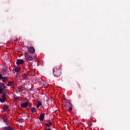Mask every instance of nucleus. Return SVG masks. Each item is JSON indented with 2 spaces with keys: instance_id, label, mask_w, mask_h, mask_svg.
Listing matches in <instances>:
<instances>
[{
  "instance_id": "obj_2",
  "label": "nucleus",
  "mask_w": 130,
  "mask_h": 130,
  "mask_svg": "<svg viewBox=\"0 0 130 130\" xmlns=\"http://www.w3.org/2000/svg\"><path fill=\"white\" fill-rule=\"evenodd\" d=\"M24 56L26 60H28V61H31V60H33V58L30 56L29 53L27 52L25 53Z\"/></svg>"
},
{
  "instance_id": "obj_23",
  "label": "nucleus",
  "mask_w": 130,
  "mask_h": 130,
  "mask_svg": "<svg viewBox=\"0 0 130 130\" xmlns=\"http://www.w3.org/2000/svg\"><path fill=\"white\" fill-rule=\"evenodd\" d=\"M4 90H3L2 89H0V94H3V93H4Z\"/></svg>"
},
{
  "instance_id": "obj_3",
  "label": "nucleus",
  "mask_w": 130,
  "mask_h": 130,
  "mask_svg": "<svg viewBox=\"0 0 130 130\" xmlns=\"http://www.w3.org/2000/svg\"><path fill=\"white\" fill-rule=\"evenodd\" d=\"M29 53H35V48L33 47H27Z\"/></svg>"
},
{
  "instance_id": "obj_27",
  "label": "nucleus",
  "mask_w": 130,
  "mask_h": 130,
  "mask_svg": "<svg viewBox=\"0 0 130 130\" xmlns=\"http://www.w3.org/2000/svg\"><path fill=\"white\" fill-rule=\"evenodd\" d=\"M40 106H38V105H37V108H39Z\"/></svg>"
},
{
  "instance_id": "obj_7",
  "label": "nucleus",
  "mask_w": 130,
  "mask_h": 130,
  "mask_svg": "<svg viewBox=\"0 0 130 130\" xmlns=\"http://www.w3.org/2000/svg\"><path fill=\"white\" fill-rule=\"evenodd\" d=\"M24 63L23 60L22 59H18L16 61V64L19 66V64H23Z\"/></svg>"
},
{
  "instance_id": "obj_17",
  "label": "nucleus",
  "mask_w": 130,
  "mask_h": 130,
  "mask_svg": "<svg viewBox=\"0 0 130 130\" xmlns=\"http://www.w3.org/2000/svg\"><path fill=\"white\" fill-rule=\"evenodd\" d=\"M8 84H9V86H12V85L14 84V82H13V81H10Z\"/></svg>"
},
{
  "instance_id": "obj_6",
  "label": "nucleus",
  "mask_w": 130,
  "mask_h": 130,
  "mask_svg": "<svg viewBox=\"0 0 130 130\" xmlns=\"http://www.w3.org/2000/svg\"><path fill=\"white\" fill-rule=\"evenodd\" d=\"M45 116V114L44 113H41L40 116V121H43L44 120V117Z\"/></svg>"
},
{
  "instance_id": "obj_5",
  "label": "nucleus",
  "mask_w": 130,
  "mask_h": 130,
  "mask_svg": "<svg viewBox=\"0 0 130 130\" xmlns=\"http://www.w3.org/2000/svg\"><path fill=\"white\" fill-rule=\"evenodd\" d=\"M67 103L69 104V105L70 106V107L69 109V111H72V110H73V108H72V103L71 102H70V101L68 100L67 99H66Z\"/></svg>"
},
{
  "instance_id": "obj_8",
  "label": "nucleus",
  "mask_w": 130,
  "mask_h": 130,
  "mask_svg": "<svg viewBox=\"0 0 130 130\" xmlns=\"http://www.w3.org/2000/svg\"><path fill=\"white\" fill-rule=\"evenodd\" d=\"M6 88H7V86H6L5 85V84L0 83V89L1 90L4 91V90H5V89H6Z\"/></svg>"
},
{
  "instance_id": "obj_18",
  "label": "nucleus",
  "mask_w": 130,
  "mask_h": 130,
  "mask_svg": "<svg viewBox=\"0 0 130 130\" xmlns=\"http://www.w3.org/2000/svg\"><path fill=\"white\" fill-rule=\"evenodd\" d=\"M2 99H6V93H3L2 96Z\"/></svg>"
},
{
  "instance_id": "obj_22",
  "label": "nucleus",
  "mask_w": 130,
  "mask_h": 130,
  "mask_svg": "<svg viewBox=\"0 0 130 130\" xmlns=\"http://www.w3.org/2000/svg\"><path fill=\"white\" fill-rule=\"evenodd\" d=\"M15 100H19L20 99V98L18 96H17V97L15 98Z\"/></svg>"
},
{
  "instance_id": "obj_12",
  "label": "nucleus",
  "mask_w": 130,
  "mask_h": 130,
  "mask_svg": "<svg viewBox=\"0 0 130 130\" xmlns=\"http://www.w3.org/2000/svg\"><path fill=\"white\" fill-rule=\"evenodd\" d=\"M3 109L4 110H8L9 109V106L8 105H4Z\"/></svg>"
},
{
  "instance_id": "obj_4",
  "label": "nucleus",
  "mask_w": 130,
  "mask_h": 130,
  "mask_svg": "<svg viewBox=\"0 0 130 130\" xmlns=\"http://www.w3.org/2000/svg\"><path fill=\"white\" fill-rule=\"evenodd\" d=\"M28 105H29V103L26 102L21 104V107H23V108H26Z\"/></svg>"
},
{
  "instance_id": "obj_24",
  "label": "nucleus",
  "mask_w": 130,
  "mask_h": 130,
  "mask_svg": "<svg viewBox=\"0 0 130 130\" xmlns=\"http://www.w3.org/2000/svg\"><path fill=\"white\" fill-rule=\"evenodd\" d=\"M88 125H93V123H92L91 122H89L88 123Z\"/></svg>"
},
{
  "instance_id": "obj_20",
  "label": "nucleus",
  "mask_w": 130,
  "mask_h": 130,
  "mask_svg": "<svg viewBox=\"0 0 130 130\" xmlns=\"http://www.w3.org/2000/svg\"><path fill=\"white\" fill-rule=\"evenodd\" d=\"M44 87H45V88H47V87H48V84L45 83L44 84Z\"/></svg>"
},
{
  "instance_id": "obj_9",
  "label": "nucleus",
  "mask_w": 130,
  "mask_h": 130,
  "mask_svg": "<svg viewBox=\"0 0 130 130\" xmlns=\"http://www.w3.org/2000/svg\"><path fill=\"white\" fill-rule=\"evenodd\" d=\"M30 109H31V111L32 113H34V112H35V111H36V108L31 107Z\"/></svg>"
},
{
  "instance_id": "obj_15",
  "label": "nucleus",
  "mask_w": 130,
  "mask_h": 130,
  "mask_svg": "<svg viewBox=\"0 0 130 130\" xmlns=\"http://www.w3.org/2000/svg\"><path fill=\"white\" fill-rule=\"evenodd\" d=\"M23 79H24V80H28V76L24 75L23 76Z\"/></svg>"
},
{
  "instance_id": "obj_25",
  "label": "nucleus",
  "mask_w": 130,
  "mask_h": 130,
  "mask_svg": "<svg viewBox=\"0 0 130 130\" xmlns=\"http://www.w3.org/2000/svg\"><path fill=\"white\" fill-rule=\"evenodd\" d=\"M3 79V76H2V74H0V80H2Z\"/></svg>"
},
{
  "instance_id": "obj_14",
  "label": "nucleus",
  "mask_w": 130,
  "mask_h": 130,
  "mask_svg": "<svg viewBox=\"0 0 130 130\" xmlns=\"http://www.w3.org/2000/svg\"><path fill=\"white\" fill-rule=\"evenodd\" d=\"M15 72H16V73H19V72H20V69L19 68H15L14 69Z\"/></svg>"
},
{
  "instance_id": "obj_13",
  "label": "nucleus",
  "mask_w": 130,
  "mask_h": 130,
  "mask_svg": "<svg viewBox=\"0 0 130 130\" xmlns=\"http://www.w3.org/2000/svg\"><path fill=\"white\" fill-rule=\"evenodd\" d=\"M6 100V99H0V102H1L2 103H4V102H5Z\"/></svg>"
},
{
  "instance_id": "obj_19",
  "label": "nucleus",
  "mask_w": 130,
  "mask_h": 130,
  "mask_svg": "<svg viewBox=\"0 0 130 130\" xmlns=\"http://www.w3.org/2000/svg\"><path fill=\"white\" fill-rule=\"evenodd\" d=\"M37 105H38L39 106H41V105H42V104L41 103V102H38Z\"/></svg>"
},
{
  "instance_id": "obj_26",
  "label": "nucleus",
  "mask_w": 130,
  "mask_h": 130,
  "mask_svg": "<svg viewBox=\"0 0 130 130\" xmlns=\"http://www.w3.org/2000/svg\"><path fill=\"white\" fill-rule=\"evenodd\" d=\"M50 125H52V123H51V122H49V123H48Z\"/></svg>"
},
{
  "instance_id": "obj_21",
  "label": "nucleus",
  "mask_w": 130,
  "mask_h": 130,
  "mask_svg": "<svg viewBox=\"0 0 130 130\" xmlns=\"http://www.w3.org/2000/svg\"><path fill=\"white\" fill-rule=\"evenodd\" d=\"M45 125L47 126L48 127H50V125L48 123H45Z\"/></svg>"
},
{
  "instance_id": "obj_10",
  "label": "nucleus",
  "mask_w": 130,
  "mask_h": 130,
  "mask_svg": "<svg viewBox=\"0 0 130 130\" xmlns=\"http://www.w3.org/2000/svg\"><path fill=\"white\" fill-rule=\"evenodd\" d=\"M3 121L6 123V124H8L9 123V119L7 118H4Z\"/></svg>"
},
{
  "instance_id": "obj_16",
  "label": "nucleus",
  "mask_w": 130,
  "mask_h": 130,
  "mask_svg": "<svg viewBox=\"0 0 130 130\" xmlns=\"http://www.w3.org/2000/svg\"><path fill=\"white\" fill-rule=\"evenodd\" d=\"M18 122H20L21 123H22V122H24V119H20L18 120Z\"/></svg>"
},
{
  "instance_id": "obj_1",
  "label": "nucleus",
  "mask_w": 130,
  "mask_h": 130,
  "mask_svg": "<svg viewBox=\"0 0 130 130\" xmlns=\"http://www.w3.org/2000/svg\"><path fill=\"white\" fill-rule=\"evenodd\" d=\"M53 74L55 77H59L61 75V70L59 67H55L53 69Z\"/></svg>"
},
{
  "instance_id": "obj_28",
  "label": "nucleus",
  "mask_w": 130,
  "mask_h": 130,
  "mask_svg": "<svg viewBox=\"0 0 130 130\" xmlns=\"http://www.w3.org/2000/svg\"><path fill=\"white\" fill-rule=\"evenodd\" d=\"M29 107H31V106H32V104H29Z\"/></svg>"
},
{
  "instance_id": "obj_11",
  "label": "nucleus",
  "mask_w": 130,
  "mask_h": 130,
  "mask_svg": "<svg viewBox=\"0 0 130 130\" xmlns=\"http://www.w3.org/2000/svg\"><path fill=\"white\" fill-rule=\"evenodd\" d=\"M2 81L3 82H6V81H8V77H2Z\"/></svg>"
}]
</instances>
